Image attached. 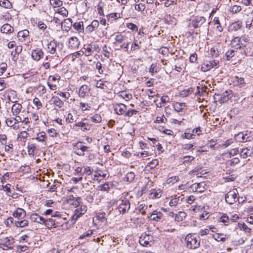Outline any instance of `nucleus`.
<instances>
[{"label": "nucleus", "instance_id": "1", "mask_svg": "<svg viewBox=\"0 0 253 253\" xmlns=\"http://www.w3.org/2000/svg\"><path fill=\"white\" fill-rule=\"evenodd\" d=\"M210 22H207L206 18L203 16H196L189 20V28L196 29L199 33L208 32Z\"/></svg>", "mask_w": 253, "mask_h": 253}, {"label": "nucleus", "instance_id": "2", "mask_svg": "<svg viewBox=\"0 0 253 253\" xmlns=\"http://www.w3.org/2000/svg\"><path fill=\"white\" fill-rule=\"evenodd\" d=\"M186 247L189 249H196L200 246V241L194 235L189 234L185 239Z\"/></svg>", "mask_w": 253, "mask_h": 253}, {"label": "nucleus", "instance_id": "3", "mask_svg": "<svg viewBox=\"0 0 253 253\" xmlns=\"http://www.w3.org/2000/svg\"><path fill=\"white\" fill-rule=\"evenodd\" d=\"M87 211V207L85 205H81L80 207L76 209L74 214L72 216V221L74 224L78 219L84 214Z\"/></svg>", "mask_w": 253, "mask_h": 253}, {"label": "nucleus", "instance_id": "4", "mask_svg": "<svg viewBox=\"0 0 253 253\" xmlns=\"http://www.w3.org/2000/svg\"><path fill=\"white\" fill-rule=\"evenodd\" d=\"M238 191L237 189H233L229 191L225 195V199L226 202L232 205L237 201V196Z\"/></svg>", "mask_w": 253, "mask_h": 253}, {"label": "nucleus", "instance_id": "5", "mask_svg": "<svg viewBox=\"0 0 253 253\" xmlns=\"http://www.w3.org/2000/svg\"><path fill=\"white\" fill-rule=\"evenodd\" d=\"M218 63L219 61L215 60L207 61L202 65L201 70L205 72L212 68H216L218 67Z\"/></svg>", "mask_w": 253, "mask_h": 253}, {"label": "nucleus", "instance_id": "6", "mask_svg": "<svg viewBox=\"0 0 253 253\" xmlns=\"http://www.w3.org/2000/svg\"><path fill=\"white\" fill-rule=\"evenodd\" d=\"M118 210L120 213L124 214L130 209V203L128 200L124 199L121 201V203L118 206Z\"/></svg>", "mask_w": 253, "mask_h": 253}, {"label": "nucleus", "instance_id": "7", "mask_svg": "<svg viewBox=\"0 0 253 253\" xmlns=\"http://www.w3.org/2000/svg\"><path fill=\"white\" fill-rule=\"evenodd\" d=\"M61 222L57 221L56 219H53L52 217L49 218H45L44 224L47 228L51 229L52 228H56L59 226Z\"/></svg>", "mask_w": 253, "mask_h": 253}, {"label": "nucleus", "instance_id": "8", "mask_svg": "<svg viewBox=\"0 0 253 253\" xmlns=\"http://www.w3.org/2000/svg\"><path fill=\"white\" fill-rule=\"evenodd\" d=\"M235 138L239 142H248L252 141L253 137L250 134L247 132L244 133L243 132H239L235 135Z\"/></svg>", "mask_w": 253, "mask_h": 253}, {"label": "nucleus", "instance_id": "9", "mask_svg": "<svg viewBox=\"0 0 253 253\" xmlns=\"http://www.w3.org/2000/svg\"><path fill=\"white\" fill-rule=\"evenodd\" d=\"M44 53L42 49L36 48L32 51L31 56L33 60L38 61L43 57Z\"/></svg>", "mask_w": 253, "mask_h": 253}, {"label": "nucleus", "instance_id": "10", "mask_svg": "<svg viewBox=\"0 0 253 253\" xmlns=\"http://www.w3.org/2000/svg\"><path fill=\"white\" fill-rule=\"evenodd\" d=\"M114 110L119 115H125L127 110V107L123 103L117 104L114 106Z\"/></svg>", "mask_w": 253, "mask_h": 253}, {"label": "nucleus", "instance_id": "11", "mask_svg": "<svg viewBox=\"0 0 253 253\" xmlns=\"http://www.w3.org/2000/svg\"><path fill=\"white\" fill-rule=\"evenodd\" d=\"M148 217L152 220L159 221L163 218V214L160 211L155 210L148 216Z\"/></svg>", "mask_w": 253, "mask_h": 253}, {"label": "nucleus", "instance_id": "12", "mask_svg": "<svg viewBox=\"0 0 253 253\" xmlns=\"http://www.w3.org/2000/svg\"><path fill=\"white\" fill-rule=\"evenodd\" d=\"M69 47L72 49H76L80 45V42L76 37H72L69 39Z\"/></svg>", "mask_w": 253, "mask_h": 253}, {"label": "nucleus", "instance_id": "13", "mask_svg": "<svg viewBox=\"0 0 253 253\" xmlns=\"http://www.w3.org/2000/svg\"><path fill=\"white\" fill-rule=\"evenodd\" d=\"M30 219L32 221L41 224H43L45 222V218L37 213H33L31 214Z\"/></svg>", "mask_w": 253, "mask_h": 253}, {"label": "nucleus", "instance_id": "14", "mask_svg": "<svg viewBox=\"0 0 253 253\" xmlns=\"http://www.w3.org/2000/svg\"><path fill=\"white\" fill-rule=\"evenodd\" d=\"M56 47L57 42L53 39L47 44V51L50 54H54L56 52Z\"/></svg>", "mask_w": 253, "mask_h": 253}, {"label": "nucleus", "instance_id": "15", "mask_svg": "<svg viewBox=\"0 0 253 253\" xmlns=\"http://www.w3.org/2000/svg\"><path fill=\"white\" fill-rule=\"evenodd\" d=\"M12 215L15 218L22 219L26 216V211L22 209L18 208L13 212Z\"/></svg>", "mask_w": 253, "mask_h": 253}, {"label": "nucleus", "instance_id": "16", "mask_svg": "<svg viewBox=\"0 0 253 253\" xmlns=\"http://www.w3.org/2000/svg\"><path fill=\"white\" fill-rule=\"evenodd\" d=\"M253 155V148L251 150L248 148H245L242 149L240 153V156L243 159H246L248 157H252Z\"/></svg>", "mask_w": 253, "mask_h": 253}, {"label": "nucleus", "instance_id": "17", "mask_svg": "<svg viewBox=\"0 0 253 253\" xmlns=\"http://www.w3.org/2000/svg\"><path fill=\"white\" fill-rule=\"evenodd\" d=\"M90 89L87 85H82L79 89L78 94L80 97H84L86 93Z\"/></svg>", "mask_w": 253, "mask_h": 253}, {"label": "nucleus", "instance_id": "18", "mask_svg": "<svg viewBox=\"0 0 253 253\" xmlns=\"http://www.w3.org/2000/svg\"><path fill=\"white\" fill-rule=\"evenodd\" d=\"M99 26V22L97 20H94L92 21L91 24L88 25L86 28V30L90 33L94 31L98 28Z\"/></svg>", "mask_w": 253, "mask_h": 253}, {"label": "nucleus", "instance_id": "19", "mask_svg": "<svg viewBox=\"0 0 253 253\" xmlns=\"http://www.w3.org/2000/svg\"><path fill=\"white\" fill-rule=\"evenodd\" d=\"M246 56L251 57L253 59V44H248L247 47L243 50Z\"/></svg>", "mask_w": 253, "mask_h": 253}, {"label": "nucleus", "instance_id": "20", "mask_svg": "<svg viewBox=\"0 0 253 253\" xmlns=\"http://www.w3.org/2000/svg\"><path fill=\"white\" fill-rule=\"evenodd\" d=\"M14 243V239L12 238H5L3 240V243L0 244L2 248L5 250L6 249L10 248V246Z\"/></svg>", "mask_w": 253, "mask_h": 253}, {"label": "nucleus", "instance_id": "21", "mask_svg": "<svg viewBox=\"0 0 253 253\" xmlns=\"http://www.w3.org/2000/svg\"><path fill=\"white\" fill-rule=\"evenodd\" d=\"M22 105L19 103H15L13 104L11 108V112L14 116L18 115L21 112L22 109Z\"/></svg>", "mask_w": 253, "mask_h": 253}, {"label": "nucleus", "instance_id": "22", "mask_svg": "<svg viewBox=\"0 0 253 253\" xmlns=\"http://www.w3.org/2000/svg\"><path fill=\"white\" fill-rule=\"evenodd\" d=\"M234 83L236 85L239 86L240 87H245L246 84L244 78L237 76L235 77Z\"/></svg>", "mask_w": 253, "mask_h": 253}, {"label": "nucleus", "instance_id": "23", "mask_svg": "<svg viewBox=\"0 0 253 253\" xmlns=\"http://www.w3.org/2000/svg\"><path fill=\"white\" fill-rule=\"evenodd\" d=\"M239 41L240 42L241 45H240L239 47L237 48V49L239 48L240 49H244V48L242 47V46L245 47H247L248 44L246 43L249 42V39L246 36H243L240 38Z\"/></svg>", "mask_w": 253, "mask_h": 253}, {"label": "nucleus", "instance_id": "24", "mask_svg": "<svg viewBox=\"0 0 253 253\" xmlns=\"http://www.w3.org/2000/svg\"><path fill=\"white\" fill-rule=\"evenodd\" d=\"M75 126H79L81 127V129L83 131L88 130L90 129V126L86 122H79L77 123L74 126V127Z\"/></svg>", "mask_w": 253, "mask_h": 253}, {"label": "nucleus", "instance_id": "25", "mask_svg": "<svg viewBox=\"0 0 253 253\" xmlns=\"http://www.w3.org/2000/svg\"><path fill=\"white\" fill-rule=\"evenodd\" d=\"M0 31L3 33H11L13 31V28L8 24H4L0 28Z\"/></svg>", "mask_w": 253, "mask_h": 253}, {"label": "nucleus", "instance_id": "26", "mask_svg": "<svg viewBox=\"0 0 253 253\" xmlns=\"http://www.w3.org/2000/svg\"><path fill=\"white\" fill-rule=\"evenodd\" d=\"M46 135L45 133L44 132H40L37 134L36 139L39 142L43 143L44 145H46Z\"/></svg>", "mask_w": 253, "mask_h": 253}, {"label": "nucleus", "instance_id": "27", "mask_svg": "<svg viewBox=\"0 0 253 253\" xmlns=\"http://www.w3.org/2000/svg\"><path fill=\"white\" fill-rule=\"evenodd\" d=\"M29 32L27 30H24L21 31H19L18 33L17 37L19 40L21 41H23L25 40V38L29 36Z\"/></svg>", "mask_w": 253, "mask_h": 253}, {"label": "nucleus", "instance_id": "28", "mask_svg": "<svg viewBox=\"0 0 253 253\" xmlns=\"http://www.w3.org/2000/svg\"><path fill=\"white\" fill-rule=\"evenodd\" d=\"M126 39V37L123 36V35L121 33H118L115 36V42H114V43L115 45H117L119 43H122Z\"/></svg>", "mask_w": 253, "mask_h": 253}, {"label": "nucleus", "instance_id": "29", "mask_svg": "<svg viewBox=\"0 0 253 253\" xmlns=\"http://www.w3.org/2000/svg\"><path fill=\"white\" fill-rule=\"evenodd\" d=\"M213 23L214 25H216V30L221 32L223 30V28L221 25L218 17H215L213 20Z\"/></svg>", "mask_w": 253, "mask_h": 253}, {"label": "nucleus", "instance_id": "30", "mask_svg": "<svg viewBox=\"0 0 253 253\" xmlns=\"http://www.w3.org/2000/svg\"><path fill=\"white\" fill-rule=\"evenodd\" d=\"M72 21L71 18L65 19L63 22V26L64 27L65 30L68 31L72 26Z\"/></svg>", "mask_w": 253, "mask_h": 253}, {"label": "nucleus", "instance_id": "31", "mask_svg": "<svg viewBox=\"0 0 253 253\" xmlns=\"http://www.w3.org/2000/svg\"><path fill=\"white\" fill-rule=\"evenodd\" d=\"M36 148V145L34 143H29L27 146L28 153L30 156H34V151Z\"/></svg>", "mask_w": 253, "mask_h": 253}, {"label": "nucleus", "instance_id": "32", "mask_svg": "<svg viewBox=\"0 0 253 253\" xmlns=\"http://www.w3.org/2000/svg\"><path fill=\"white\" fill-rule=\"evenodd\" d=\"M149 237L148 235H144V237L142 235L140 237L139 239L140 244L143 246H147L149 244Z\"/></svg>", "mask_w": 253, "mask_h": 253}, {"label": "nucleus", "instance_id": "33", "mask_svg": "<svg viewBox=\"0 0 253 253\" xmlns=\"http://www.w3.org/2000/svg\"><path fill=\"white\" fill-rule=\"evenodd\" d=\"M72 26L75 30L80 32H82L84 31L83 22L82 21L75 23Z\"/></svg>", "mask_w": 253, "mask_h": 253}, {"label": "nucleus", "instance_id": "34", "mask_svg": "<svg viewBox=\"0 0 253 253\" xmlns=\"http://www.w3.org/2000/svg\"><path fill=\"white\" fill-rule=\"evenodd\" d=\"M186 213L183 211H179L175 215V220L176 221H181L186 217Z\"/></svg>", "mask_w": 253, "mask_h": 253}, {"label": "nucleus", "instance_id": "35", "mask_svg": "<svg viewBox=\"0 0 253 253\" xmlns=\"http://www.w3.org/2000/svg\"><path fill=\"white\" fill-rule=\"evenodd\" d=\"M14 224L17 227H24L28 225V221L27 220L15 221Z\"/></svg>", "mask_w": 253, "mask_h": 253}, {"label": "nucleus", "instance_id": "36", "mask_svg": "<svg viewBox=\"0 0 253 253\" xmlns=\"http://www.w3.org/2000/svg\"><path fill=\"white\" fill-rule=\"evenodd\" d=\"M5 122L8 126H13V128L14 129L17 128V126H16V124L14 118H8L6 120Z\"/></svg>", "mask_w": 253, "mask_h": 253}, {"label": "nucleus", "instance_id": "37", "mask_svg": "<svg viewBox=\"0 0 253 253\" xmlns=\"http://www.w3.org/2000/svg\"><path fill=\"white\" fill-rule=\"evenodd\" d=\"M53 104L55 106H56L59 108H61L63 107V105H64V103L58 97H53Z\"/></svg>", "mask_w": 253, "mask_h": 253}, {"label": "nucleus", "instance_id": "38", "mask_svg": "<svg viewBox=\"0 0 253 253\" xmlns=\"http://www.w3.org/2000/svg\"><path fill=\"white\" fill-rule=\"evenodd\" d=\"M238 227L244 230L245 232L248 233H251L252 231V229L250 227H249L247 225H246L244 223H238Z\"/></svg>", "mask_w": 253, "mask_h": 253}, {"label": "nucleus", "instance_id": "39", "mask_svg": "<svg viewBox=\"0 0 253 253\" xmlns=\"http://www.w3.org/2000/svg\"><path fill=\"white\" fill-rule=\"evenodd\" d=\"M229 95V91H225L220 97V101L223 103L227 102L230 98Z\"/></svg>", "mask_w": 253, "mask_h": 253}, {"label": "nucleus", "instance_id": "40", "mask_svg": "<svg viewBox=\"0 0 253 253\" xmlns=\"http://www.w3.org/2000/svg\"><path fill=\"white\" fill-rule=\"evenodd\" d=\"M242 26V23L240 21L234 22L231 25V28L232 30L237 31L241 28Z\"/></svg>", "mask_w": 253, "mask_h": 253}, {"label": "nucleus", "instance_id": "41", "mask_svg": "<svg viewBox=\"0 0 253 253\" xmlns=\"http://www.w3.org/2000/svg\"><path fill=\"white\" fill-rule=\"evenodd\" d=\"M0 6L5 8H10L12 4L8 0H1L0 1Z\"/></svg>", "mask_w": 253, "mask_h": 253}, {"label": "nucleus", "instance_id": "42", "mask_svg": "<svg viewBox=\"0 0 253 253\" xmlns=\"http://www.w3.org/2000/svg\"><path fill=\"white\" fill-rule=\"evenodd\" d=\"M135 176V175L134 173L133 172L130 171L126 174L125 179L126 181L131 182L134 180Z\"/></svg>", "mask_w": 253, "mask_h": 253}, {"label": "nucleus", "instance_id": "43", "mask_svg": "<svg viewBox=\"0 0 253 253\" xmlns=\"http://www.w3.org/2000/svg\"><path fill=\"white\" fill-rule=\"evenodd\" d=\"M84 49L85 50L84 54L85 56H89L93 53V46L91 44L87 45L86 47H84Z\"/></svg>", "mask_w": 253, "mask_h": 253}, {"label": "nucleus", "instance_id": "44", "mask_svg": "<svg viewBox=\"0 0 253 253\" xmlns=\"http://www.w3.org/2000/svg\"><path fill=\"white\" fill-rule=\"evenodd\" d=\"M185 106V104L184 103L176 102L174 104V110L177 112H181L182 110V107Z\"/></svg>", "mask_w": 253, "mask_h": 253}, {"label": "nucleus", "instance_id": "45", "mask_svg": "<svg viewBox=\"0 0 253 253\" xmlns=\"http://www.w3.org/2000/svg\"><path fill=\"white\" fill-rule=\"evenodd\" d=\"M81 198L78 197L76 198V199L73 200L72 202H69V204L72 205L75 207H78L80 206L81 203Z\"/></svg>", "mask_w": 253, "mask_h": 253}, {"label": "nucleus", "instance_id": "46", "mask_svg": "<svg viewBox=\"0 0 253 253\" xmlns=\"http://www.w3.org/2000/svg\"><path fill=\"white\" fill-rule=\"evenodd\" d=\"M235 55V51L233 49L228 50L225 53V56L227 60H230Z\"/></svg>", "mask_w": 253, "mask_h": 253}, {"label": "nucleus", "instance_id": "47", "mask_svg": "<svg viewBox=\"0 0 253 253\" xmlns=\"http://www.w3.org/2000/svg\"><path fill=\"white\" fill-rule=\"evenodd\" d=\"M87 148L88 147L83 145L81 142H78L74 145V151L77 150H80L82 149H87Z\"/></svg>", "mask_w": 253, "mask_h": 253}, {"label": "nucleus", "instance_id": "48", "mask_svg": "<svg viewBox=\"0 0 253 253\" xmlns=\"http://www.w3.org/2000/svg\"><path fill=\"white\" fill-rule=\"evenodd\" d=\"M241 9L242 8L241 6L234 5L230 7L229 10L232 13L235 14L240 11Z\"/></svg>", "mask_w": 253, "mask_h": 253}, {"label": "nucleus", "instance_id": "49", "mask_svg": "<svg viewBox=\"0 0 253 253\" xmlns=\"http://www.w3.org/2000/svg\"><path fill=\"white\" fill-rule=\"evenodd\" d=\"M90 120L94 123H98L101 122L102 118L100 115L95 114L94 116L90 117Z\"/></svg>", "mask_w": 253, "mask_h": 253}, {"label": "nucleus", "instance_id": "50", "mask_svg": "<svg viewBox=\"0 0 253 253\" xmlns=\"http://www.w3.org/2000/svg\"><path fill=\"white\" fill-rule=\"evenodd\" d=\"M63 215L59 211H54L53 212L51 217H52L53 219H55V218H63V220H67V218L66 217H63Z\"/></svg>", "mask_w": 253, "mask_h": 253}, {"label": "nucleus", "instance_id": "51", "mask_svg": "<svg viewBox=\"0 0 253 253\" xmlns=\"http://www.w3.org/2000/svg\"><path fill=\"white\" fill-rule=\"evenodd\" d=\"M161 196L160 192H158L155 189L152 190L150 194V197L152 199L158 198Z\"/></svg>", "mask_w": 253, "mask_h": 253}, {"label": "nucleus", "instance_id": "52", "mask_svg": "<svg viewBox=\"0 0 253 253\" xmlns=\"http://www.w3.org/2000/svg\"><path fill=\"white\" fill-rule=\"evenodd\" d=\"M98 189L101 191H108L110 189L109 184L108 182L104 184L100 185L98 186Z\"/></svg>", "mask_w": 253, "mask_h": 253}, {"label": "nucleus", "instance_id": "53", "mask_svg": "<svg viewBox=\"0 0 253 253\" xmlns=\"http://www.w3.org/2000/svg\"><path fill=\"white\" fill-rule=\"evenodd\" d=\"M138 112V111L134 109H130L128 110H126V112L125 114V116L130 117H132L134 115H136L137 113Z\"/></svg>", "mask_w": 253, "mask_h": 253}, {"label": "nucleus", "instance_id": "54", "mask_svg": "<svg viewBox=\"0 0 253 253\" xmlns=\"http://www.w3.org/2000/svg\"><path fill=\"white\" fill-rule=\"evenodd\" d=\"M93 169H91L89 167H84L82 173V175L84 174H86L87 175H89L92 174Z\"/></svg>", "mask_w": 253, "mask_h": 253}, {"label": "nucleus", "instance_id": "55", "mask_svg": "<svg viewBox=\"0 0 253 253\" xmlns=\"http://www.w3.org/2000/svg\"><path fill=\"white\" fill-rule=\"evenodd\" d=\"M179 199H180V197H176V198L171 199L169 203V206L171 207L176 206L178 205V204L179 203V202L180 201Z\"/></svg>", "mask_w": 253, "mask_h": 253}, {"label": "nucleus", "instance_id": "56", "mask_svg": "<svg viewBox=\"0 0 253 253\" xmlns=\"http://www.w3.org/2000/svg\"><path fill=\"white\" fill-rule=\"evenodd\" d=\"M93 234V231L91 230H88L87 232L83 233L82 235H81L79 239H85L87 237H90L92 234Z\"/></svg>", "mask_w": 253, "mask_h": 253}, {"label": "nucleus", "instance_id": "57", "mask_svg": "<svg viewBox=\"0 0 253 253\" xmlns=\"http://www.w3.org/2000/svg\"><path fill=\"white\" fill-rule=\"evenodd\" d=\"M158 71V68L157 67L156 63H153L151 64L149 69V72L153 75L154 73H157Z\"/></svg>", "mask_w": 253, "mask_h": 253}, {"label": "nucleus", "instance_id": "58", "mask_svg": "<svg viewBox=\"0 0 253 253\" xmlns=\"http://www.w3.org/2000/svg\"><path fill=\"white\" fill-rule=\"evenodd\" d=\"M135 9L138 11H143L145 10V6L144 4L139 3L135 5Z\"/></svg>", "mask_w": 253, "mask_h": 253}, {"label": "nucleus", "instance_id": "59", "mask_svg": "<svg viewBox=\"0 0 253 253\" xmlns=\"http://www.w3.org/2000/svg\"><path fill=\"white\" fill-rule=\"evenodd\" d=\"M47 131L51 137L57 136L59 135L58 132H57L56 130L54 128L48 129Z\"/></svg>", "mask_w": 253, "mask_h": 253}, {"label": "nucleus", "instance_id": "60", "mask_svg": "<svg viewBox=\"0 0 253 253\" xmlns=\"http://www.w3.org/2000/svg\"><path fill=\"white\" fill-rule=\"evenodd\" d=\"M194 157L191 156H185L183 158V163H188L191 162L194 159Z\"/></svg>", "mask_w": 253, "mask_h": 253}, {"label": "nucleus", "instance_id": "61", "mask_svg": "<svg viewBox=\"0 0 253 253\" xmlns=\"http://www.w3.org/2000/svg\"><path fill=\"white\" fill-rule=\"evenodd\" d=\"M33 103L37 107L38 109H40L42 106L41 102L40 101V99L37 97H35L33 99Z\"/></svg>", "mask_w": 253, "mask_h": 253}, {"label": "nucleus", "instance_id": "62", "mask_svg": "<svg viewBox=\"0 0 253 253\" xmlns=\"http://www.w3.org/2000/svg\"><path fill=\"white\" fill-rule=\"evenodd\" d=\"M126 27L129 29L132 30L133 31H137L138 30L137 26L132 23H129L126 24Z\"/></svg>", "mask_w": 253, "mask_h": 253}, {"label": "nucleus", "instance_id": "63", "mask_svg": "<svg viewBox=\"0 0 253 253\" xmlns=\"http://www.w3.org/2000/svg\"><path fill=\"white\" fill-rule=\"evenodd\" d=\"M50 3L54 7H59L62 4V1L60 0H50Z\"/></svg>", "mask_w": 253, "mask_h": 253}, {"label": "nucleus", "instance_id": "64", "mask_svg": "<svg viewBox=\"0 0 253 253\" xmlns=\"http://www.w3.org/2000/svg\"><path fill=\"white\" fill-rule=\"evenodd\" d=\"M193 147L194 145L192 144H185L182 145V149L185 150H192L194 149Z\"/></svg>", "mask_w": 253, "mask_h": 253}]
</instances>
